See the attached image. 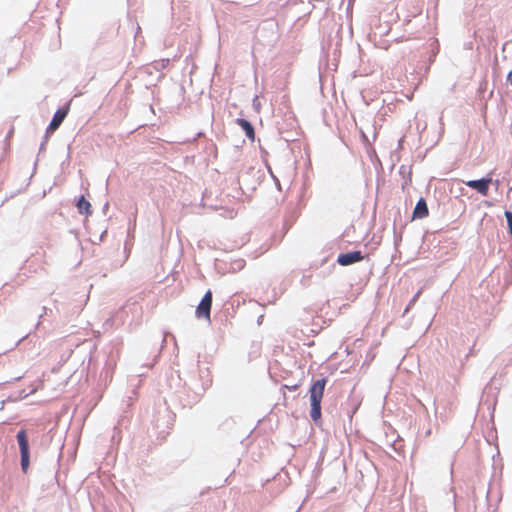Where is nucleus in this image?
Masks as SVG:
<instances>
[{
  "instance_id": "obj_3",
  "label": "nucleus",
  "mask_w": 512,
  "mask_h": 512,
  "mask_svg": "<svg viewBox=\"0 0 512 512\" xmlns=\"http://www.w3.org/2000/svg\"><path fill=\"white\" fill-rule=\"evenodd\" d=\"M212 307V292L208 290L196 308V316L210 321V311Z\"/></svg>"
},
{
  "instance_id": "obj_5",
  "label": "nucleus",
  "mask_w": 512,
  "mask_h": 512,
  "mask_svg": "<svg viewBox=\"0 0 512 512\" xmlns=\"http://www.w3.org/2000/svg\"><path fill=\"white\" fill-rule=\"evenodd\" d=\"M363 260V255L360 251H353L343 253L338 256L337 262L342 266H348Z\"/></svg>"
},
{
  "instance_id": "obj_9",
  "label": "nucleus",
  "mask_w": 512,
  "mask_h": 512,
  "mask_svg": "<svg viewBox=\"0 0 512 512\" xmlns=\"http://www.w3.org/2000/svg\"><path fill=\"white\" fill-rule=\"evenodd\" d=\"M77 209L81 214L90 215L91 214V204L89 201L85 199L84 196H81L77 203H76Z\"/></svg>"
},
{
  "instance_id": "obj_7",
  "label": "nucleus",
  "mask_w": 512,
  "mask_h": 512,
  "mask_svg": "<svg viewBox=\"0 0 512 512\" xmlns=\"http://www.w3.org/2000/svg\"><path fill=\"white\" fill-rule=\"evenodd\" d=\"M428 213L429 210L425 199H419L413 211V219H422L428 216Z\"/></svg>"
},
{
  "instance_id": "obj_11",
  "label": "nucleus",
  "mask_w": 512,
  "mask_h": 512,
  "mask_svg": "<svg viewBox=\"0 0 512 512\" xmlns=\"http://www.w3.org/2000/svg\"><path fill=\"white\" fill-rule=\"evenodd\" d=\"M284 387H285V388H287V389H289V390H296V389L298 388V385H297V384H295V385H293V386L285 385Z\"/></svg>"
},
{
  "instance_id": "obj_10",
  "label": "nucleus",
  "mask_w": 512,
  "mask_h": 512,
  "mask_svg": "<svg viewBox=\"0 0 512 512\" xmlns=\"http://www.w3.org/2000/svg\"><path fill=\"white\" fill-rule=\"evenodd\" d=\"M505 216H506L507 224H512V212L506 211Z\"/></svg>"
},
{
  "instance_id": "obj_6",
  "label": "nucleus",
  "mask_w": 512,
  "mask_h": 512,
  "mask_svg": "<svg viewBox=\"0 0 512 512\" xmlns=\"http://www.w3.org/2000/svg\"><path fill=\"white\" fill-rule=\"evenodd\" d=\"M68 112H69L68 107L58 109L56 111V113L54 114L52 121L50 122V124L47 128V132L52 133L56 129H58V127L61 125V123L64 121L65 117L67 116Z\"/></svg>"
},
{
  "instance_id": "obj_8",
  "label": "nucleus",
  "mask_w": 512,
  "mask_h": 512,
  "mask_svg": "<svg viewBox=\"0 0 512 512\" xmlns=\"http://www.w3.org/2000/svg\"><path fill=\"white\" fill-rule=\"evenodd\" d=\"M237 124L243 129L246 136L251 140L254 141L255 139V131L253 126L250 122H248L245 119H237Z\"/></svg>"
},
{
  "instance_id": "obj_1",
  "label": "nucleus",
  "mask_w": 512,
  "mask_h": 512,
  "mask_svg": "<svg viewBox=\"0 0 512 512\" xmlns=\"http://www.w3.org/2000/svg\"><path fill=\"white\" fill-rule=\"evenodd\" d=\"M326 382L324 378L319 379L311 385L309 390L311 403L310 416L315 422L321 418V401L323 399Z\"/></svg>"
},
{
  "instance_id": "obj_12",
  "label": "nucleus",
  "mask_w": 512,
  "mask_h": 512,
  "mask_svg": "<svg viewBox=\"0 0 512 512\" xmlns=\"http://www.w3.org/2000/svg\"><path fill=\"white\" fill-rule=\"evenodd\" d=\"M509 227V231L510 233L512 234V225L508 226Z\"/></svg>"
},
{
  "instance_id": "obj_4",
  "label": "nucleus",
  "mask_w": 512,
  "mask_h": 512,
  "mask_svg": "<svg viewBox=\"0 0 512 512\" xmlns=\"http://www.w3.org/2000/svg\"><path fill=\"white\" fill-rule=\"evenodd\" d=\"M491 181H492L491 178H484V179H479V180H470V181L465 182V184L468 187L479 192L481 195L487 196L488 192H489V185H490Z\"/></svg>"
},
{
  "instance_id": "obj_2",
  "label": "nucleus",
  "mask_w": 512,
  "mask_h": 512,
  "mask_svg": "<svg viewBox=\"0 0 512 512\" xmlns=\"http://www.w3.org/2000/svg\"><path fill=\"white\" fill-rule=\"evenodd\" d=\"M17 441L20 448V455H21V468L24 473H27L29 468V441L27 437L26 430L21 429L17 433Z\"/></svg>"
}]
</instances>
